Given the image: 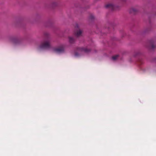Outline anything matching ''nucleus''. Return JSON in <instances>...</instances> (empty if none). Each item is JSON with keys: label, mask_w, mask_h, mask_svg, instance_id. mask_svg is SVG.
<instances>
[{"label": "nucleus", "mask_w": 156, "mask_h": 156, "mask_svg": "<svg viewBox=\"0 0 156 156\" xmlns=\"http://www.w3.org/2000/svg\"><path fill=\"white\" fill-rule=\"evenodd\" d=\"M44 36L46 37H48V33L44 34ZM51 47L50 40L48 38L41 43L39 48L40 49L49 48Z\"/></svg>", "instance_id": "nucleus-1"}, {"label": "nucleus", "mask_w": 156, "mask_h": 156, "mask_svg": "<svg viewBox=\"0 0 156 156\" xmlns=\"http://www.w3.org/2000/svg\"><path fill=\"white\" fill-rule=\"evenodd\" d=\"M77 51L75 52V56H78L80 54L81 52H84L88 53L90 51V49L78 47L77 48Z\"/></svg>", "instance_id": "nucleus-2"}, {"label": "nucleus", "mask_w": 156, "mask_h": 156, "mask_svg": "<svg viewBox=\"0 0 156 156\" xmlns=\"http://www.w3.org/2000/svg\"><path fill=\"white\" fill-rule=\"evenodd\" d=\"M65 45H62L57 48H54L53 51L55 53H60L63 52L64 51Z\"/></svg>", "instance_id": "nucleus-3"}, {"label": "nucleus", "mask_w": 156, "mask_h": 156, "mask_svg": "<svg viewBox=\"0 0 156 156\" xmlns=\"http://www.w3.org/2000/svg\"><path fill=\"white\" fill-rule=\"evenodd\" d=\"M75 28L76 29V30L74 32L75 36L77 37L81 36L82 34V31L79 29V26L77 24H76Z\"/></svg>", "instance_id": "nucleus-4"}, {"label": "nucleus", "mask_w": 156, "mask_h": 156, "mask_svg": "<svg viewBox=\"0 0 156 156\" xmlns=\"http://www.w3.org/2000/svg\"><path fill=\"white\" fill-rule=\"evenodd\" d=\"M10 40L14 44H17L19 43L20 41L19 39L16 37H11L10 38Z\"/></svg>", "instance_id": "nucleus-5"}, {"label": "nucleus", "mask_w": 156, "mask_h": 156, "mask_svg": "<svg viewBox=\"0 0 156 156\" xmlns=\"http://www.w3.org/2000/svg\"><path fill=\"white\" fill-rule=\"evenodd\" d=\"M105 7L107 8L111 9L112 10L115 9V6L112 4H108L105 5Z\"/></svg>", "instance_id": "nucleus-6"}, {"label": "nucleus", "mask_w": 156, "mask_h": 156, "mask_svg": "<svg viewBox=\"0 0 156 156\" xmlns=\"http://www.w3.org/2000/svg\"><path fill=\"white\" fill-rule=\"evenodd\" d=\"M150 48L152 49H154L156 48V46L155 45V43L154 42L151 41L150 42V44L149 46Z\"/></svg>", "instance_id": "nucleus-7"}, {"label": "nucleus", "mask_w": 156, "mask_h": 156, "mask_svg": "<svg viewBox=\"0 0 156 156\" xmlns=\"http://www.w3.org/2000/svg\"><path fill=\"white\" fill-rule=\"evenodd\" d=\"M138 11V10L134 8H132L130 10V12L131 13L135 14Z\"/></svg>", "instance_id": "nucleus-8"}, {"label": "nucleus", "mask_w": 156, "mask_h": 156, "mask_svg": "<svg viewBox=\"0 0 156 156\" xmlns=\"http://www.w3.org/2000/svg\"><path fill=\"white\" fill-rule=\"evenodd\" d=\"M69 41L70 43L73 44L75 42L74 39L72 37H69Z\"/></svg>", "instance_id": "nucleus-9"}, {"label": "nucleus", "mask_w": 156, "mask_h": 156, "mask_svg": "<svg viewBox=\"0 0 156 156\" xmlns=\"http://www.w3.org/2000/svg\"><path fill=\"white\" fill-rule=\"evenodd\" d=\"M140 52L139 51H135L134 53V56L136 57L139 55H140Z\"/></svg>", "instance_id": "nucleus-10"}, {"label": "nucleus", "mask_w": 156, "mask_h": 156, "mask_svg": "<svg viewBox=\"0 0 156 156\" xmlns=\"http://www.w3.org/2000/svg\"><path fill=\"white\" fill-rule=\"evenodd\" d=\"M119 56V55H116L113 56L112 58V60H116L118 58Z\"/></svg>", "instance_id": "nucleus-11"}, {"label": "nucleus", "mask_w": 156, "mask_h": 156, "mask_svg": "<svg viewBox=\"0 0 156 156\" xmlns=\"http://www.w3.org/2000/svg\"><path fill=\"white\" fill-rule=\"evenodd\" d=\"M149 69L148 68H146L144 69V71L145 72H148L149 71Z\"/></svg>", "instance_id": "nucleus-12"}, {"label": "nucleus", "mask_w": 156, "mask_h": 156, "mask_svg": "<svg viewBox=\"0 0 156 156\" xmlns=\"http://www.w3.org/2000/svg\"><path fill=\"white\" fill-rule=\"evenodd\" d=\"M94 18V16L92 15H91L90 16V19L91 20H92Z\"/></svg>", "instance_id": "nucleus-13"}, {"label": "nucleus", "mask_w": 156, "mask_h": 156, "mask_svg": "<svg viewBox=\"0 0 156 156\" xmlns=\"http://www.w3.org/2000/svg\"><path fill=\"white\" fill-rule=\"evenodd\" d=\"M139 62V64H142V63H143L142 61H141V60H140Z\"/></svg>", "instance_id": "nucleus-14"}, {"label": "nucleus", "mask_w": 156, "mask_h": 156, "mask_svg": "<svg viewBox=\"0 0 156 156\" xmlns=\"http://www.w3.org/2000/svg\"><path fill=\"white\" fill-rule=\"evenodd\" d=\"M54 4H55V5H55H55H57V3H54Z\"/></svg>", "instance_id": "nucleus-15"}]
</instances>
